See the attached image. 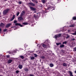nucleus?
<instances>
[{
  "label": "nucleus",
  "instance_id": "obj_49",
  "mask_svg": "<svg viewBox=\"0 0 76 76\" xmlns=\"http://www.w3.org/2000/svg\"><path fill=\"white\" fill-rule=\"evenodd\" d=\"M55 10V9H53L52 10Z\"/></svg>",
  "mask_w": 76,
  "mask_h": 76
},
{
  "label": "nucleus",
  "instance_id": "obj_19",
  "mask_svg": "<svg viewBox=\"0 0 76 76\" xmlns=\"http://www.w3.org/2000/svg\"><path fill=\"white\" fill-rule=\"evenodd\" d=\"M32 1L33 2H34V3H36V4H37V3H38L37 1L36 0H32Z\"/></svg>",
  "mask_w": 76,
  "mask_h": 76
},
{
  "label": "nucleus",
  "instance_id": "obj_44",
  "mask_svg": "<svg viewBox=\"0 0 76 76\" xmlns=\"http://www.w3.org/2000/svg\"><path fill=\"white\" fill-rule=\"evenodd\" d=\"M46 10H49V8H48L46 9Z\"/></svg>",
  "mask_w": 76,
  "mask_h": 76
},
{
  "label": "nucleus",
  "instance_id": "obj_11",
  "mask_svg": "<svg viewBox=\"0 0 76 76\" xmlns=\"http://www.w3.org/2000/svg\"><path fill=\"white\" fill-rule=\"evenodd\" d=\"M24 70L26 72H28V71H29V69L28 68H25L24 69Z\"/></svg>",
  "mask_w": 76,
  "mask_h": 76
},
{
  "label": "nucleus",
  "instance_id": "obj_43",
  "mask_svg": "<svg viewBox=\"0 0 76 76\" xmlns=\"http://www.w3.org/2000/svg\"><path fill=\"white\" fill-rule=\"evenodd\" d=\"M8 53L9 54H11V53H11L10 51L8 52Z\"/></svg>",
  "mask_w": 76,
  "mask_h": 76
},
{
  "label": "nucleus",
  "instance_id": "obj_13",
  "mask_svg": "<svg viewBox=\"0 0 76 76\" xmlns=\"http://www.w3.org/2000/svg\"><path fill=\"white\" fill-rule=\"evenodd\" d=\"M69 75L70 76H73L72 74L73 73H72L71 72L69 71Z\"/></svg>",
  "mask_w": 76,
  "mask_h": 76
},
{
  "label": "nucleus",
  "instance_id": "obj_45",
  "mask_svg": "<svg viewBox=\"0 0 76 76\" xmlns=\"http://www.w3.org/2000/svg\"><path fill=\"white\" fill-rule=\"evenodd\" d=\"M75 73H76V70L75 71Z\"/></svg>",
  "mask_w": 76,
  "mask_h": 76
},
{
  "label": "nucleus",
  "instance_id": "obj_6",
  "mask_svg": "<svg viewBox=\"0 0 76 76\" xmlns=\"http://www.w3.org/2000/svg\"><path fill=\"white\" fill-rule=\"evenodd\" d=\"M12 61H13V60H12L10 59L8 61L7 63L8 64H10V63H11Z\"/></svg>",
  "mask_w": 76,
  "mask_h": 76
},
{
  "label": "nucleus",
  "instance_id": "obj_26",
  "mask_svg": "<svg viewBox=\"0 0 76 76\" xmlns=\"http://www.w3.org/2000/svg\"><path fill=\"white\" fill-rule=\"evenodd\" d=\"M42 59H44L45 58V56H43L41 57Z\"/></svg>",
  "mask_w": 76,
  "mask_h": 76
},
{
  "label": "nucleus",
  "instance_id": "obj_18",
  "mask_svg": "<svg viewBox=\"0 0 76 76\" xmlns=\"http://www.w3.org/2000/svg\"><path fill=\"white\" fill-rule=\"evenodd\" d=\"M15 26H20V24L19 23H17L15 24Z\"/></svg>",
  "mask_w": 76,
  "mask_h": 76
},
{
  "label": "nucleus",
  "instance_id": "obj_37",
  "mask_svg": "<svg viewBox=\"0 0 76 76\" xmlns=\"http://www.w3.org/2000/svg\"><path fill=\"white\" fill-rule=\"evenodd\" d=\"M75 26H74L73 25H72L71 26H69V27H74Z\"/></svg>",
  "mask_w": 76,
  "mask_h": 76
},
{
  "label": "nucleus",
  "instance_id": "obj_16",
  "mask_svg": "<svg viewBox=\"0 0 76 76\" xmlns=\"http://www.w3.org/2000/svg\"><path fill=\"white\" fill-rule=\"evenodd\" d=\"M50 66L51 67H53L54 66V64H53L51 63L50 64Z\"/></svg>",
  "mask_w": 76,
  "mask_h": 76
},
{
  "label": "nucleus",
  "instance_id": "obj_30",
  "mask_svg": "<svg viewBox=\"0 0 76 76\" xmlns=\"http://www.w3.org/2000/svg\"><path fill=\"white\" fill-rule=\"evenodd\" d=\"M73 20H76V17H74L73 18Z\"/></svg>",
  "mask_w": 76,
  "mask_h": 76
},
{
  "label": "nucleus",
  "instance_id": "obj_27",
  "mask_svg": "<svg viewBox=\"0 0 76 76\" xmlns=\"http://www.w3.org/2000/svg\"><path fill=\"white\" fill-rule=\"evenodd\" d=\"M18 3L19 4H21L22 3V2L21 1H19Z\"/></svg>",
  "mask_w": 76,
  "mask_h": 76
},
{
  "label": "nucleus",
  "instance_id": "obj_40",
  "mask_svg": "<svg viewBox=\"0 0 76 76\" xmlns=\"http://www.w3.org/2000/svg\"><path fill=\"white\" fill-rule=\"evenodd\" d=\"M7 58H9V57H10V56L9 55L7 56Z\"/></svg>",
  "mask_w": 76,
  "mask_h": 76
},
{
  "label": "nucleus",
  "instance_id": "obj_1",
  "mask_svg": "<svg viewBox=\"0 0 76 76\" xmlns=\"http://www.w3.org/2000/svg\"><path fill=\"white\" fill-rule=\"evenodd\" d=\"M9 11V9H7L3 11V15H6L8 13V12Z\"/></svg>",
  "mask_w": 76,
  "mask_h": 76
},
{
  "label": "nucleus",
  "instance_id": "obj_2",
  "mask_svg": "<svg viewBox=\"0 0 76 76\" xmlns=\"http://www.w3.org/2000/svg\"><path fill=\"white\" fill-rule=\"evenodd\" d=\"M61 37V34H56L55 35L54 37H53V38H55V39H57L58 38H59V37Z\"/></svg>",
  "mask_w": 76,
  "mask_h": 76
},
{
  "label": "nucleus",
  "instance_id": "obj_24",
  "mask_svg": "<svg viewBox=\"0 0 76 76\" xmlns=\"http://www.w3.org/2000/svg\"><path fill=\"white\" fill-rule=\"evenodd\" d=\"M66 35L67 37H66V39H67L68 38H70V36L68 35V34H67Z\"/></svg>",
  "mask_w": 76,
  "mask_h": 76
},
{
  "label": "nucleus",
  "instance_id": "obj_36",
  "mask_svg": "<svg viewBox=\"0 0 76 76\" xmlns=\"http://www.w3.org/2000/svg\"><path fill=\"white\" fill-rule=\"evenodd\" d=\"M19 72V70H17L16 71V73H18Z\"/></svg>",
  "mask_w": 76,
  "mask_h": 76
},
{
  "label": "nucleus",
  "instance_id": "obj_5",
  "mask_svg": "<svg viewBox=\"0 0 76 76\" xmlns=\"http://www.w3.org/2000/svg\"><path fill=\"white\" fill-rule=\"evenodd\" d=\"M11 25V24L10 23L7 24L6 26V28H9V27Z\"/></svg>",
  "mask_w": 76,
  "mask_h": 76
},
{
  "label": "nucleus",
  "instance_id": "obj_10",
  "mask_svg": "<svg viewBox=\"0 0 76 76\" xmlns=\"http://www.w3.org/2000/svg\"><path fill=\"white\" fill-rule=\"evenodd\" d=\"M34 16L35 18V19H38V18H39L38 16H37L36 15H35V14L34 15Z\"/></svg>",
  "mask_w": 76,
  "mask_h": 76
},
{
  "label": "nucleus",
  "instance_id": "obj_8",
  "mask_svg": "<svg viewBox=\"0 0 76 76\" xmlns=\"http://www.w3.org/2000/svg\"><path fill=\"white\" fill-rule=\"evenodd\" d=\"M18 67H19V69H22L23 67L22 65L21 64H20L18 65Z\"/></svg>",
  "mask_w": 76,
  "mask_h": 76
},
{
  "label": "nucleus",
  "instance_id": "obj_4",
  "mask_svg": "<svg viewBox=\"0 0 76 76\" xmlns=\"http://www.w3.org/2000/svg\"><path fill=\"white\" fill-rule=\"evenodd\" d=\"M4 24L3 23H1L0 24V28H4Z\"/></svg>",
  "mask_w": 76,
  "mask_h": 76
},
{
  "label": "nucleus",
  "instance_id": "obj_48",
  "mask_svg": "<svg viewBox=\"0 0 76 76\" xmlns=\"http://www.w3.org/2000/svg\"><path fill=\"white\" fill-rule=\"evenodd\" d=\"M0 76H2V75H0Z\"/></svg>",
  "mask_w": 76,
  "mask_h": 76
},
{
  "label": "nucleus",
  "instance_id": "obj_3",
  "mask_svg": "<svg viewBox=\"0 0 76 76\" xmlns=\"http://www.w3.org/2000/svg\"><path fill=\"white\" fill-rule=\"evenodd\" d=\"M29 7L31 10H32L33 11H35L37 10V9L35 8H34L31 6H29Z\"/></svg>",
  "mask_w": 76,
  "mask_h": 76
},
{
  "label": "nucleus",
  "instance_id": "obj_33",
  "mask_svg": "<svg viewBox=\"0 0 76 76\" xmlns=\"http://www.w3.org/2000/svg\"><path fill=\"white\" fill-rule=\"evenodd\" d=\"M17 21L16 20H15L13 22V23H17Z\"/></svg>",
  "mask_w": 76,
  "mask_h": 76
},
{
  "label": "nucleus",
  "instance_id": "obj_28",
  "mask_svg": "<svg viewBox=\"0 0 76 76\" xmlns=\"http://www.w3.org/2000/svg\"><path fill=\"white\" fill-rule=\"evenodd\" d=\"M34 57H38V55H37L36 54H34Z\"/></svg>",
  "mask_w": 76,
  "mask_h": 76
},
{
  "label": "nucleus",
  "instance_id": "obj_17",
  "mask_svg": "<svg viewBox=\"0 0 76 76\" xmlns=\"http://www.w3.org/2000/svg\"><path fill=\"white\" fill-rule=\"evenodd\" d=\"M42 47H44V48H46V47H47V45L45 44H43L42 45Z\"/></svg>",
  "mask_w": 76,
  "mask_h": 76
},
{
  "label": "nucleus",
  "instance_id": "obj_42",
  "mask_svg": "<svg viewBox=\"0 0 76 76\" xmlns=\"http://www.w3.org/2000/svg\"><path fill=\"white\" fill-rule=\"evenodd\" d=\"M1 32V28H0V32Z\"/></svg>",
  "mask_w": 76,
  "mask_h": 76
},
{
  "label": "nucleus",
  "instance_id": "obj_12",
  "mask_svg": "<svg viewBox=\"0 0 76 76\" xmlns=\"http://www.w3.org/2000/svg\"><path fill=\"white\" fill-rule=\"evenodd\" d=\"M25 12L23 11L20 15L21 16H22L23 15H25Z\"/></svg>",
  "mask_w": 76,
  "mask_h": 76
},
{
  "label": "nucleus",
  "instance_id": "obj_31",
  "mask_svg": "<svg viewBox=\"0 0 76 76\" xmlns=\"http://www.w3.org/2000/svg\"><path fill=\"white\" fill-rule=\"evenodd\" d=\"M61 43H56V44L57 45H60V44H61Z\"/></svg>",
  "mask_w": 76,
  "mask_h": 76
},
{
  "label": "nucleus",
  "instance_id": "obj_39",
  "mask_svg": "<svg viewBox=\"0 0 76 76\" xmlns=\"http://www.w3.org/2000/svg\"><path fill=\"white\" fill-rule=\"evenodd\" d=\"M19 15V12H18L17 14V15L18 16V15Z\"/></svg>",
  "mask_w": 76,
  "mask_h": 76
},
{
  "label": "nucleus",
  "instance_id": "obj_14",
  "mask_svg": "<svg viewBox=\"0 0 76 76\" xmlns=\"http://www.w3.org/2000/svg\"><path fill=\"white\" fill-rule=\"evenodd\" d=\"M41 1L43 4H45V2H46L45 0H42Z\"/></svg>",
  "mask_w": 76,
  "mask_h": 76
},
{
  "label": "nucleus",
  "instance_id": "obj_20",
  "mask_svg": "<svg viewBox=\"0 0 76 76\" xmlns=\"http://www.w3.org/2000/svg\"><path fill=\"white\" fill-rule=\"evenodd\" d=\"M63 65V66H64L65 67H66L67 66V64H66V63H64Z\"/></svg>",
  "mask_w": 76,
  "mask_h": 76
},
{
  "label": "nucleus",
  "instance_id": "obj_51",
  "mask_svg": "<svg viewBox=\"0 0 76 76\" xmlns=\"http://www.w3.org/2000/svg\"><path fill=\"white\" fill-rule=\"evenodd\" d=\"M1 14V12H0V14Z\"/></svg>",
  "mask_w": 76,
  "mask_h": 76
},
{
  "label": "nucleus",
  "instance_id": "obj_15",
  "mask_svg": "<svg viewBox=\"0 0 76 76\" xmlns=\"http://www.w3.org/2000/svg\"><path fill=\"white\" fill-rule=\"evenodd\" d=\"M28 4H30L31 6H35V4L32 3H28Z\"/></svg>",
  "mask_w": 76,
  "mask_h": 76
},
{
  "label": "nucleus",
  "instance_id": "obj_46",
  "mask_svg": "<svg viewBox=\"0 0 76 76\" xmlns=\"http://www.w3.org/2000/svg\"><path fill=\"white\" fill-rule=\"evenodd\" d=\"M68 32H70V30H68Z\"/></svg>",
  "mask_w": 76,
  "mask_h": 76
},
{
  "label": "nucleus",
  "instance_id": "obj_34",
  "mask_svg": "<svg viewBox=\"0 0 76 76\" xmlns=\"http://www.w3.org/2000/svg\"><path fill=\"white\" fill-rule=\"evenodd\" d=\"M74 51H76V48L75 47L74 48Z\"/></svg>",
  "mask_w": 76,
  "mask_h": 76
},
{
  "label": "nucleus",
  "instance_id": "obj_32",
  "mask_svg": "<svg viewBox=\"0 0 76 76\" xmlns=\"http://www.w3.org/2000/svg\"><path fill=\"white\" fill-rule=\"evenodd\" d=\"M71 41H75V40H76V39H75L74 38H73L72 39H71Z\"/></svg>",
  "mask_w": 76,
  "mask_h": 76
},
{
  "label": "nucleus",
  "instance_id": "obj_50",
  "mask_svg": "<svg viewBox=\"0 0 76 76\" xmlns=\"http://www.w3.org/2000/svg\"><path fill=\"white\" fill-rule=\"evenodd\" d=\"M58 1H60V0H58Z\"/></svg>",
  "mask_w": 76,
  "mask_h": 76
},
{
  "label": "nucleus",
  "instance_id": "obj_25",
  "mask_svg": "<svg viewBox=\"0 0 76 76\" xmlns=\"http://www.w3.org/2000/svg\"><path fill=\"white\" fill-rule=\"evenodd\" d=\"M23 25H28V23L27 22L23 23Z\"/></svg>",
  "mask_w": 76,
  "mask_h": 76
},
{
  "label": "nucleus",
  "instance_id": "obj_38",
  "mask_svg": "<svg viewBox=\"0 0 76 76\" xmlns=\"http://www.w3.org/2000/svg\"><path fill=\"white\" fill-rule=\"evenodd\" d=\"M29 76H35V75L33 74H30Z\"/></svg>",
  "mask_w": 76,
  "mask_h": 76
},
{
  "label": "nucleus",
  "instance_id": "obj_35",
  "mask_svg": "<svg viewBox=\"0 0 76 76\" xmlns=\"http://www.w3.org/2000/svg\"><path fill=\"white\" fill-rule=\"evenodd\" d=\"M7 29H4L3 30V31L4 32H6V31H7Z\"/></svg>",
  "mask_w": 76,
  "mask_h": 76
},
{
  "label": "nucleus",
  "instance_id": "obj_9",
  "mask_svg": "<svg viewBox=\"0 0 76 76\" xmlns=\"http://www.w3.org/2000/svg\"><path fill=\"white\" fill-rule=\"evenodd\" d=\"M15 18V15H14L13 16L12 18L11 19L10 21H12V20H13Z\"/></svg>",
  "mask_w": 76,
  "mask_h": 76
},
{
  "label": "nucleus",
  "instance_id": "obj_47",
  "mask_svg": "<svg viewBox=\"0 0 76 76\" xmlns=\"http://www.w3.org/2000/svg\"><path fill=\"white\" fill-rule=\"evenodd\" d=\"M4 0L5 1H7V0Z\"/></svg>",
  "mask_w": 76,
  "mask_h": 76
},
{
  "label": "nucleus",
  "instance_id": "obj_7",
  "mask_svg": "<svg viewBox=\"0 0 76 76\" xmlns=\"http://www.w3.org/2000/svg\"><path fill=\"white\" fill-rule=\"evenodd\" d=\"M18 20L19 21H20V20H23V18L22 17H19L18 19Z\"/></svg>",
  "mask_w": 76,
  "mask_h": 76
},
{
  "label": "nucleus",
  "instance_id": "obj_21",
  "mask_svg": "<svg viewBox=\"0 0 76 76\" xmlns=\"http://www.w3.org/2000/svg\"><path fill=\"white\" fill-rule=\"evenodd\" d=\"M30 59L31 60H34V59H35V57H34L31 56L30 57Z\"/></svg>",
  "mask_w": 76,
  "mask_h": 76
},
{
  "label": "nucleus",
  "instance_id": "obj_23",
  "mask_svg": "<svg viewBox=\"0 0 76 76\" xmlns=\"http://www.w3.org/2000/svg\"><path fill=\"white\" fill-rule=\"evenodd\" d=\"M64 47V45H62L60 46V48H63Z\"/></svg>",
  "mask_w": 76,
  "mask_h": 76
},
{
  "label": "nucleus",
  "instance_id": "obj_29",
  "mask_svg": "<svg viewBox=\"0 0 76 76\" xmlns=\"http://www.w3.org/2000/svg\"><path fill=\"white\" fill-rule=\"evenodd\" d=\"M67 43V42L65 41L62 43L63 44H66Z\"/></svg>",
  "mask_w": 76,
  "mask_h": 76
},
{
  "label": "nucleus",
  "instance_id": "obj_22",
  "mask_svg": "<svg viewBox=\"0 0 76 76\" xmlns=\"http://www.w3.org/2000/svg\"><path fill=\"white\" fill-rule=\"evenodd\" d=\"M20 58H22V59H23V58H25L24 56H20Z\"/></svg>",
  "mask_w": 76,
  "mask_h": 76
},
{
  "label": "nucleus",
  "instance_id": "obj_41",
  "mask_svg": "<svg viewBox=\"0 0 76 76\" xmlns=\"http://www.w3.org/2000/svg\"><path fill=\"white\" fill-rule=\"evenodd\" d=\"M21 27H22L23 26V25H21L20 24V25Z\"/></svg>",
  "mask_w": 76,
  "mask_h": 76
}]
</instances>
